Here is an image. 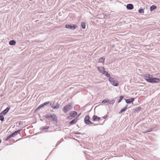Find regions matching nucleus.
I'll list each match as a JSON object with an SVG mask.
<instances>
[{"instance_id":"1","label":"nucleus","mask_w":160,"mask_h":160,"mask_svg":"<svg viewBox=\"0 0 160 160\" xmlns=\"http://www.w3.org/2000/svg\"><path fill=\"white\" fill-rule=\"evenodd\" d=\"M98 69L100 72L102 74L104 75L106 77H110V75L105 70L104 68L102 67H98Z\"/></svg>"},{"instance_id":"2","label":"nucleus","mask_w":160,"mask_h":160,"mask_svg":"<svg viewBox=\"0 0 160 160\" xmlns=\"http://www.w3.org/2000/svg\"><path fill=\"white\" fill-rule=\"evenodd\" d=\"M72 108V105L71 103H68L67 105L65 106L63 108V111L66 113L71 110Z\"/></svg>"},{"instance_id":"3","label":"nucleus","mask_w":160,"mask_h":160,"mask_svg":"<svg viewBox=\"0 0 160 160\" xmlns=\"http://www.w3.org/2000/svg\"><path fill=\"white\" fill-rule=\"evenodd\" d=\"M45 118H46L48 119L51 118L53 121L57 122V118L55 114H48L45 115Z\"/></svg>"},{"instance_id":"4","label":"nucleus","mask_w":160,"mask_h":160,"mask_svg":"<svg viewBox=\"0 0 160 160\" xmlns=\"http://www.w3.org/2000/svg\"><path fill=\"white\" fill-rule=\"evenodd\" d=\"M146 81L150 83H158L160 82V80L157 78H147L146 79Z\"/></svg>"},{"instance_id":"5","label":"nucleus","mask_w":160,"mask_h":160,"mask_svg":"<svg viewBox=\"0 0 160 160\" xmlns=\"http://www.w3.org/2000/svg\"><path fill=\"white\" fill-rule=\"evenodd\" d=\"M109 81L110 83L114 86L118 85V82L114 78L110 77L109 79Z\"/></svg>"},{"instance_id":"6","label":"nucleus","mask_w":160,"mask_h":160,"mask_svg":"<svg viewBox=\"0 0 160 160\" xmlns=\"http://www.w3.org/2000/svg\"><path fill=\"white\" fill-rule=\"evenodd\" d=\"M77 114V112L74 111H72L70 112L69 113V116L68 117V119L70 118V117L74 118Z\"/></svg>"},{"instance_id":"7","label":"nucleus","mask_w":160,"mask_h":160,"mask_svg":"<svg viewBox=\"0 0 160 160\" xmlns=\"http://www.w3.org/2000/svg\"><path fill=\"white\" fill-rule=\"evenodd\" d=\"M90 117L88 116H86L84 118V121L86 123L88 124H92V123L89 121Z\"/></svg>"},{"instance_id":"8","label":"nucleus","mask_w":160,"mask_h":160,"mask_svg":"<svg viewBox=\"0 0 160 160\" xmlns=\"http://www.w3.org/2000/svg\"><path fill=\"white\" fill-rule=\"evenodd\" d=\"M77 27V26L76 25H73V26H71L68 24H66L65 26V28H69L72 29H75Z\"/></svg>"},{"instance_id":"9","label":"nucleus","mask_w":160,"mask_h":160,"mask_svg":"<svg viewBox=\"0 0 160 160\" xmlns=\"http://www.w3.org/2000/svg\"><path fill=\"white\" fill-rule=\"evenodd\" d=\"M135 99L133 98H132L131 99H126V102L127 103H132V102L134 101Z\"/></svg>"},{"instance_id":"10","label":"nucleus","mask_w":160,"mask_h":160,"mask_svg":"<svg viewBox=\"0 0 160 160\" xmlns=\"http://www.w3.org/2000/svg\"><path fill=\"white\" fill-rule=\"evenodd\" d=\"M78 119L77 118H76L73 119V120L70 121L69 123V124L70 125H72L74 123L78 121Z\"/></svg>"},{"instance_id":"11","label":"nucleus","mask_w":160,"mask_h":160,"mask_svg":"<svg viewBox=\"0 0 160 160\" xmlns=\"http://www.w3.org/2000/svg\"><path fill=\"white\" fill-rule=\"evenodd\" d=\"M92 118L93 121H99L100 119V117H98L97 116H95V115H94L92 117Z\"/></svg>"},{"instance_id":"12","label":"nucleus","mask_w":160,"mask_h":160,"mask_svg":"<svg viewBox=\"0 0 160 160\" xmlns=\"http://www.w3.org/2000/svg\"><path fill=\"white\" fill-rule=\"evenodd\" d=\"M10 108L8 107H7L5 110L1 112L3 115H5L9 110Z\"/></svg>"},{"instance_id":"13","label":"nucleus","mask_w":160,"mask_h":160,"mask_svg":"<svg viewBox=\"0 0 160 160\" xmlns=\"http://www.w3.org/2000/svg\"><path fill=\"white\" fill-rule=\"evenodd\" d=\"M127 8L128 9L132 10L133 8L134 7L132 4H129L127 5Z\"/></svg>"},{"instance_id":"14","label":"nucleus","mask_w":160,"mask_h":160,"mask_svg":"<svg viewBox=\"0 0 160 160\" xmlns=\"http://www.w3.org/2000/svg\"><path fill=\"white\" fill-rule=\"evenodd\" d=\"M16 43V41L14 40H11L9 42V44L11 45H15Z\"/></svg>"},{"instance_id":"15","label":"nucleus","mask_w":160,"mask_h":160,"mask_svg":"<svg viewBox=\"0 0 160 160\" xmlns=\"http://www.w3.org/2000/svg\"><path fill=\"white\" fill-rule=\"evenodd\" d=\"M20 131V130H18V131H16L12 133L10 135L12 137H13L14 135L17 134V133L19 132Z\"/></svg>"},{"instance_id":"16","label":"nucleus","mask_w":160,"mask_h":160,"mask_svg":"<svg viewBox=\"0 0 160 160\" xmlns=\"http://www.w3.org/2000/svg\"><path fill=\"white\" fill-rule=\"evenodd\" d=\"M149 74H146L143 75V77L145 78V79L146 80L147 78H151Z\"/></svg>"},{"instance_id":"17","label":"nucleus","mask_w":160,"mask_h":160,"mask_svg":"<svg viewBox=\"0 0 160 160\" xmlns=\"http://www.w3.org/2000/svg\"><path fill=\"white\" fill-rule=\"evenodd\" d=\"M127 109V106L125 107L124 108H122L120 111L119 112V113L121 114L122 113V112L125 111Z\"/></svg>"},{"instance_id":"18","label":"nucleus","mask_w":160,"mask_h":160,"mask_svg":"<svg viewBox=\"0 0 160 160\" xmlns=\"http://www.w3.org/2000/svg\"><path fill=\"white\" fill-rule=\"evenodd\" d=\"M104 58H101L99 59L98 62H102L103 63L104 62Z\"/></svg>"},{"instance_id":"19","label":"nucleus","mask_w":160,"mask_h":160,"mask_svg":"<svg viewBox=\"0 0 160 160\" xmlns=\"http://www.w3.org/2000/svg\"><path fill=\"white\" fill-rule=\"evenodd\" d=\"M157 8V7L155 5H152L150 7V11L151 12L152 11V10L155 9Z\"/></svg>"},{"instance_id":"20","label":"nucleus","mask_w":160,"mask_h":160,"mask_svg":"<svg viewBox=\"0 0 160 160\" xmlns=\"http://www.w3.org/2000/svg\"><path fill=\"white\" fill-rule=\"evenodd\" d=\"M43 107L42 104L39 106L35 109V111H37L40 108Z\"/></svg>"},{"instance_id":"21","label":"nucleus","mask_w":160,"mask_h":160,"mask_svg":"<svg viewBox=\"0 0 160 160\" xmlns=\"http://www.w3.org/2000/svg\"><path fill=\"white\" fill-rule=\"evenodd\" d=\"M3 114L1 113H0V120L1 121H2L4 120V118L3 116Z\"/></svg>"},{"instance_id":"22","label":"nucleus","mask_w":160,"mask_h":160,"mask_svg":"<svg viewBox=\"0 0 160 160\" xmlns=\"http://www.w3.org/2000/svg\"><path fill=\"white\" fill-rule=\"evenodd\" d=\"M59 105L58 104H57L56 106H52V107L53 109H55L58 108H59Z\"/></svg>"},{"instance_id":"23","label":"nucleus","mask_w":160,"mask_h":160,"mask_svg":"<svg viewBox=\"0 0 160 160\" xmlns=\"http://www.w3.org/2000/svg\"><path fill=\"white\" fill-rule=\"evenodd\" d=\"M81 27L83 29H85L86 28L85 23L84 22H82Z\"/></svg>"},{"instance_id":"24","label":"nucleus","mask_w":160,"mask_h":160,"mask_svg":"<svg viewBox=\"0 0 160 160\" xmlns=\"http://www.w3.org/2000/svg\"><path fill=\"white\" fill-rule=\"evenodd\" d=\"M50 103V102L48 101L47 102H44V103H42V104L43 105V106H44L47 105L49 104Z\"/></svg>"},{"instance_id":"25","label":"nucleus","mask_w":160,"mask_h":160,"mask_svg":"<svg viewBox=\"0 0 160 160\" xmlns=\"http://www.w3.org/2000/svg\"><path fill=\"white\" fill-rule=\"evenodd\" d=\"M102 103H105V102H108V103H109V100H108L107 99H104L102 101Z\"/></svg>"},{"instance_id":"26","label":"nucleus","mask_w":160,"mask_h":160,"mask_svg":"<svg viewBox=\"0 0 160 160\" xmlns=\"http://www.w3.org/2000/svg\"><path fill=\"white\" fill-rule=\"evenodd\" d=\"M123 97L122 96H120V98H119V99L118 102V103H119L120 102H121V101L122 100V99H123Z\"/></svg>"},{"instance_id":"27","label":"nucleus","mask_w":160,"mask_h":160,"mask_svg":"<svg viewBox=\"0 0 160 160\" xmlns=\"http://www.w3.org/2000/svg\"><path fill=\"white\" fill-rule=\"evenodd\" d=\"M12 137L10 135H9L5 139V141H7L8 140Z\"/></svg>"},{"instance_id":"28","label":"nucleus","mask_w":160,"mask_h":160,"mask_svg":"<svg viewBox=\"0 0 160 160\" xmlns=\"http://www.w3.org/2000/svg\"><path fill=\"white\" fill-rule=\"evenodd\" d=\"M139 12L140 13H143L144 12V10L142 9H140L139 10Z\"/></svg>"},{"instance_id":"29","label":"nucleus","mask_w":160,"mask_h":160,"mask_svg":"<svg viewBox=\"0 0 160 160\" xmlns=\"http://www.w3.org/2000/svg\"><path fill=\"white\" fill-rule=\"evenodd\" d=\"M141 108L140 107H138L137 108H136V110H137V111H140L141 110Z\"/></svg>"},{"instance_id":"30","label":"nucleus","mask_w":160,"mask_h":160,"mask_svg":"<svg viewBox=\"0 0 160 160\" xmlns=\"http://www.w3.org/2000/svg\"><path fill=\"white\" fill-rule=\"evenodd\" d=\"M108 117V115H105V116H104L103 117V118H104V119H105L106 118Z\"/></svg>"},{"instance_id":"31","label":"nucleus","mask_w":160,"mask_h":160,"mask_svg":"<svg viewBox=\"0 0 160 160\" xmlns=\"http://www.w3.org/2000/svg\"><path fill=\"white\" fill-rule=\"evenodd\" d=\"M2 142V140L1 139H0V143L1 142Z\"/></svg>"},{"instance_id":"32","label":"nucleus","mask_w":160,"mask_h":160,"mask_svg":"<svg viewBox=\"0 0 160 160\" xmlns=\"http://www.w3.org/2000/svg\"><path fill=\"white\" fill-rule=\"evenodd\" d=\"M81 113H80V114H78V116H80V115Z\"/></svg>"}]
</instances>
